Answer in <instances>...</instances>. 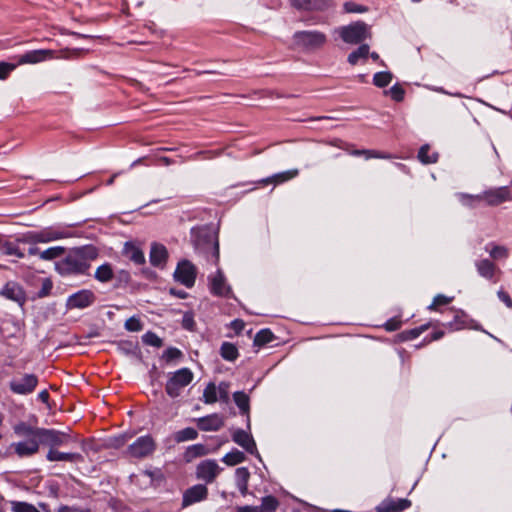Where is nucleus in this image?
<instances>
[{"mask_svg": "<svg viewBox=\"0 0 512 512\" xmlns=\"http://www.w3.org/2000/svg\"><path fill=\"white\" fill-rule=\"evenodd\" d=\"M249 475V471L245 467H240L236 470V478L238 483L248 482Z\"/></svg>", "mask_w": 512, "mask_h": 512, "instance_id": "e2e57ef3", "label": "nucleus"}, {"mask_svg": "<svg viewBox=\"0 0 512 512\" xmlns=\"http://www.w3.org/2000/svg\"><path fill=\"white\" fill-rule=\"evenodd\" d=\"M343 9L346 13H364L368 10L367 7L359 5L353 1H347L343 4Z\"/></svg>", "mask_w": 512, "mask_h": 512, "instance_id": "864d4df0", "label": "nucleus"}, {"mask_svg": "<svg viewBox=\"0 0 512 512\" xmlns=\"http://www.w3.org/2000/svg\"><path fill=\"white\" fill-rule=\"evenodd\" d=\"M125 328L128 330V331H140L142 330V324L140 322L139 319H137L136 317H131L129 319L126 320L125 322Z\"/></svg>", "mask_w": 512, "mask_h": 512, "instance_id": "bf43d9fd", "label": "nucleus"}, {"mask_svg": "<svg viewBox=\"0 0 512 512\" xmlns=\"http://www.w3.org/2000/svg\"><path fill=\"white\" fill-rule=\"evenodd\" d=\"M222 468L214 459H206L201 461L196 467V477L207 484L214 482Z\"/></svg>", "mask_w": 512, "mask_h": 512, "instance_id": "1a4fd4ad", "label": "nucleus"}, {"mask_svg": "<svg viewBox=\"0 0 512 512\" xmlns=\"http://www.w3.org/2000/svg\"><path fill=\"white\" fill-rule=\"evenodd\" d=\"M351 155L354 156H365L366 159L370 158H390L389 155L378 153L375 150H353Z\"/></svg>", "mask_w": 512, "mask_h": 512, "instance_id": "3c124183", "label": "nucleus"}, {"mask_svg": "<svg viewBox=\"0 0 512 512\" xmlns=\"http://www.w3.org/2000/svg\"><path fill=\"white\" fill-rule=\"evenodd\" d=\"M123 253L126 258L136 264H142L145 261L143 252L131 243L125 244Z\"/></svg>", "mask_w": 512, "mask_h": 512, "instance_id": "c756f323", "label": "nucleus"}, {"mask_svg": "<svg viewBox=\"0 0 512 512\" xmlns=\"http://www.w3.org/2000/svg\"><path fill=\"white\" fill-rule=\"evenodd\" d=\"M207 497L208 488L206 487V485H193L184 491L182 497V507L186 508L188 506L194 505L196 503L206 500Z\"/></svg>", "mask_w": 512, "mask_h": 512, "instance_id": "ddd939ff", "label": "nucleus"}, {"mask_svg": "<svg viewBox=\"0 0 512 512\" xmlns=\"http://www.w3.org/2000/svg\"><path fill=\"white\" fill-rule=\"evenodd\" d=\"M54 239H58L57 234H53L50 232H32L24 235L22 238L18 239V241L22 243L35 244L49 242Z\"/></svg>", "mask_w": 512, "mask_h": 512, "instance_id": "b1692460", "label": "nucleus"}, {"mask_svg": "<svg viewBox=\"0 0 512 512\" xmlns=\"http://www.w3.org/2000/svg\"><path fill=\"white\" fill-rule=\"evenodd\" d=\"M0 295L23 306L26 302V294L20 284L14 281L7 282L0 290Z\"/></svg>", "mask_w": 512, "mask_h": 512, "instance_id": "a211bd4d", "label": "nucleus"}, {"mask_svg": "<svg viewBox=\"0 0 512 512\" xmlns=\"http://www.w3.org/2000/svg\"><path fill=\"white\" fill-rule=\"evenodd\" d=\"M90 264L84 262L83 258L75 250L65 259L56 263L57 271L62 275L84 274L89 269Z\"/></svg>", "mask_w": 512, "mask_h": 512, "instance_id": "20e7f679", "label": "nucleus"}, {"mask_svg": "<svg viewBox=\"0 0 512 512\" xmlns=\"http://www.w3.org/2000/svg\"><path fill=\"white\" fill-rule=\"evenodd\" d=\"M456 197L463 206H466L468 208H476L479 205V203L482 202L481 193L473 195L458 192L456 193Z\"/></svg>", "mask_w": 512, "mask_h": 512, "instance_id": "7c9ffc66", "label": "nucleus"}, {"mask_svg": "<svg viewBox=\"0 0 512 512\" xmlns=\"http://www.w3.org/2000/svg\"><path fill=\"white\" fill-rule=\"evenodd\" d=\"M39 429L40 428H34V427H31V426L27 425L26 423L22 422L15 426L14 431L19 436L27 437L28 440L29 439L38 440Z\"/></svg>", "mask_w": 512, "mask_h": 512, "instance_id": "72a5a7b5", "label": "nucleus"}, {"mask_svg": "<svg viewBox=\"0 0 512 512\" xmlns=\"http://www.w3.org/2000/svg\"><path fill=\"white\" fill-rule=\"evenodd\" d=\"M229 388L230 384L228 382L222 381L217 386V396L218 400L228 403L230 400L229 396Z\"/></svg>", "mask_w": 512, "mask_h": 512, "instance_id": "49530a36", "label": "nucleus"}, {"mask_svg": "<svg viewBox=\"0 0 512 512\" xmlns=\"http://www.w3.org/2000/svg\"><path fill=\"white\" fill-rule=\"evenodd\" d=\"M429 327V324L421 325L420 327L407 330L403 333L405 340H413L419 337Z\"/></svg>", "mask_w": 512, "mask_h": 512, "instance_id": "5fc2aeb1", "label": "nucleus"}, {"mask_svg": "<svg viewBox=\"0 0 512 512\" xmlns=\"http://www.w3.org/2000/svg\"><path fill=\"white\" fill-rule=\"evenodd\" d=\"M299 171L297 169H291V170H287V171H284V172H280V173H276L270 177H267L265 179H262L259 181V183H262V184H269V183H274V184H280V183H284L288 180H291L293 178H295L297 175H298Z\"/></svg>", "mask_w": 512, "mask_h": 512, "instance_id": "a878e982", "label": "nucleus"}, {"mask_svg": "<svg viewBox=\"0 0 512 512\" xmlns=\"http://www.w3.org/2000/svg\"><path fill=\"white\" fill-rule=\"evenodd\" d=\"M274 335L269 329H261L256 333L253 344L257 347H262L274 340Z\"/></svg>", "mask_w": 512, "mask_h": 512, "instance_id": "c9c22d12", "label": "nucleus"}, {"mask_svg": "<svg viewBox=\"0 0 512 512\" xmlns=\"http://www.w3.org/2000/svg\"><path fill=\"white\" fill-rule=\"evenodd\" d=\"M237 512H261V509L259 506H250V505H245V506H238L236 508Z\"/></svg>", "mask_w": 512, "mask_h": 512, "instance_id": "774afa93", "label": "nucleus"}, {"mask_svg": "<svg viewBox=\"0 0 512 512\" xmlns=\"http://www.w3.org/2000/svg\"><path fill=\"white\" fill-rule=\"evenodd\" d=\"M173 277L176 282L190 289L195 285L197 268L191 261L183 259L178 262Z\"/></svg>", "mask_w": 512, "mask_h": 512, "instance_id": "423d86ee", "label": "nucleus"}, {"mask_svg": "<svg viewBox=\"0 0 512 512\" xmlns=\"http://www.w3.org/2000/svg\"><path fill=\"white\" fill-rule=\"evenodd\" d=\"M142 340L147 345L160 347V338L155 333L147 332L143 335Z\"/></svg>", "mask_w": 512, "mask_h": 512, "instance_id": "13d9d810", "label": "nucleus"}, {"mask_svg": "<svg viewBox=\"0 0 512 512\" xmlns=\"http://www.w3.org/2000/svg\"><path fill=\"white\" fill-rule=\"evenodd\" d=\"M150 377H151V385H152V394L154 397L157 396V389L155 388V384L158 380V373H157V367L154 364L151 371H150Z\"/></svg>", "mask_w": 512, "mask_h": 512, "instance_id": "338daca9", "label": "nucleus"}, {"mask_svg": "<svg viewBox=\"0 0 512 512\" xmlns=\"http://www.w3.org/2000/svg\"><path fill=\"white\" fill-rule=\"evenodd\" d=\"M232 440L241 446L243 449H245L246 452H248L251 455L256 456L259 460H261L260 454L257 450L256 443L252 437V435L242 429H237L232 434Z\"/></svg>", "mask_w": 512, "mask_h": 512, "instance_id": "4468645a", "label": "nucleus"}, {"mask_svg": "<svg viewBox=\"0 0 512 512\" xmlns=\"http://www.w3.org/2000/svg\"><path fill=\"white\" fill-rule=\"evenodd\" d=\"M95 278L100 282H108L113 278V270L110 264L99 266L95 272Z\"/></svg>", "mask_w": 512, "mask_h": 512, "instance_id": "4c0bfd02", "label": "nucleus"}, {"mask_svg": "<svg viewBox=\"0 0 512 512\" xmlns=\"http://www.w3.org/2000/svg\"><path fill=\"white\" fill-rule=\"evenodd\" d=\"M497 296H498L499 300L502 301L508 308H512V299L507 292L500 289L497 292Z\"/></svg>", "mask_w": 512, "mask_h": 512, "instance_id": "69168bd1", "label": "nucleus"}, {"mask_svg": "<svg viewBox=\"0 0 512 512\" xmlns=\"http://www.w3.org/2000/svg\"><path fill=\"white\" fill-rule=\"evenodd\" d=\"M245 459V454L242 451L233 449L224 455L222 461L228 466H235L245 461Z\"/></svg>", "mask_w": 512, "mask_h": 512, "instance_id": "f704fd0d", "label": "nucleus"}, {"mask_svg": "<svg viewBox=\"0 0 512 512\" xmlns=\"http://www.w3.org/2000/svg\"><path fill=\"white\" fill-rule=\"evenodd\" d=\"M224 425L223 417L214 413L197 420V426L201 431H218Z\"/></svg>", "mask_w": 512, "mask_h": 512, "instance_id": "412c9836", "label": "nucleus"}, {"mask_svg": "<svg viewBox=\"0 0 512 512\" xmlns=\"http://www.w3.org/2000/svg\"><path fill=\"white\" fill-rule=\"evenodd\" d=\"M150 262L155 267L160 265V248L157 243H153L151 246Z\"/></svg>", "mask_w": 512, "mask_h": 512, "instance_id": "4d7b16f0", "label": "nucleus"}, {"mask_svg": "<svg viewBox=\"0 0 512 512\" xmlns=\"http://www.w3.org/2000/svg\"><path fill=\"white\" fill-rule=\"evenodd\" d=\"M220 355L226 361H235L239 356V352L233 343L223 342L220 347Z\"/></svg>", "mask_w": 512, "mask_h": 512, "instance_id": "473e14b6", "label": "nucleus"}, {"mask_svg": "<svg viewBox=\"0 0 512 512\" xmlns=\"http://www.w3.org/2000/svg\"><path fill=\"white\" fill-rule=\"evenodd\" d=\"M446 326L450 330L473 329V330L486 332L477 321L470 318L463 311H454L453 320L448 322L446 324Z\"/></svg>", "mask_w": 512, "mask_h": 512, "instance_id": "f8f14e48", "label": "nucleus"}, {"mask_svg": "<svg viewBox=\"0 0 512 512\" xmlns=\"http://www.w3.org/2000/svg\"><path fill=\"white\" fill-rule=\"evenodd\" d=\"M453 297H447L443 294H438L434 297L433 302L428 306L429 310H436L438 306L447 305L452 302Z\"/></svg>", "mask_w": 512, "mask_h": 512, "instance_id": "603ef678", "label": "nucleus"}, {"mask_svg": "<svg viewBox=\"0 0 512 512\" xmlns=\"http://www.w3.org/2000/svg\"><path fill=\"white\" fill-rule=\"evenodd\" d=\"M95 301V295L90 290H81L73 295H71L67 300V308H86L90 306Z\"/></svg>", "mask_w": 512, "mask_h": 512, "instance_id": "6ab92c4d", "label": "nucleus"}, {"mask_svg": "<svg viewBox=\"0 0 512 512\" xmlns=\"http://www.w3.org/2000/svg\"><path fill=\"white\" fill-rule=\"evenodd\" d=\"M292 41L295 48L304 51H313L325 45L327 36L325 33L318 30H302L296 31L293 34Z\"/></svg>", "mask_w": 512, "mask_h": 512, "instance_id": "f257e3e1", "label": "nucleus"}, {"mask_svg": "<svg viewBox=\"0 0 512 512\" xmlns=\"http://www.w3.org/2000/svg\"><path fill=\"white\" fill-rule=\"evenodd\" d=\"M475 268L479 276L482 278L492 283H497L499 281L498 275L501 271L490 259L485 258L477 260L475 262Z\"/></svg>", "mask_w": 512, "mask_h": 512, "instance_id": "dca6fc26", "label": "nucleus"}, {"mask_svg": "<svg viewBox=\"0 0 512 512\" xmlns=\"http://www.w3.org/2000/svg\"><path fill=\"white\" fill-rule=\"evenodd\" d=\"M206 453L205 446L202 444L192 445L187 450V455L191 457H200Z\"/></svg>", "mask_w": 512, "mask_h": 512, "instance_id": "052dcab7", "label": "nucleus"}, {"mask_svg": "<svg viewBox=\"0 0 512 512\" xmlns=\"http://www.w3.org/2000/svg\"><path fill=\"white\" fill-rule=\"evenodd\" d=\"M411 506V502L405 498H386L377 507L376 512H402Z\"/></svg>", "mask_w": 512, "mask_h": 512, "instance_id": "aec40b11", "label": "nucleus"}, {"mask_svg": "<svg viewBox=\"0 0 512 512\" xmlns=\"http://www.w3.org/2000/svg\"><path fill=\"white\" fill-rule=\"evenodd\" d=\"M393 79V74L389 71L377 72L373 76V84L376 87L384 88L388 86Z\"/></svg>", "mask_w": 512, "mask_h": 512, "instance_id": "e433bc0d", "label": "nucleus"}, {"mask_svg": "<svg viewBox=\"0 0 512 512\" xmlns=\"http://www.w3.org/2000/svg\"><path fill=\"white\" fill-rule=\"evenodd\" d=\"M12 510L14 512H40L34 505L27 502H12Z\"/></svg>", "mask_w": 512, "mask_h": 512, "instance_id": "de8ad7c7", "label": "nucleus"}, {"mask_svg": "<svg viewBox=\"0 0 512 512\" xmlns=\"http://www.w3.org/2000/svg\"><path fill=\"white\" fill-rule=\"evenodd\" d=\"M290 4L299 11H326L334 6L333 0H290Z\"/></svg>", "mask_w": 512, "mask_h": 512, "instance_id": "2eb2a0df", "label": "nucleus"}, {"mask_svg": "<svg viewBox=\"0 0 512 512\" xmlns=\"http://www.w3.org/2000/svg\"><path fill=\"white\" fill-rule=\"evenodd\" d=\"M370 47L368 44H361L357 49L352 51L347 58L351 65H356L360 60H366L369 56Z\"/></svg>", "mask_w": 512, "mask_h": 512, "instance_id": "c85d7f7f", "label": "nucleus"}, {"mask_svg": "<svg viewBox=\"0 0 512 512\" xmlns=\"http://www.w3.org/2000/svg\"><path fill=\"white\" fill-rule=\"evenodd\" d=\"M0 251L5 255H15L18 258L24 257V253L21 252L18 246L12 242H5L1 244Z\"/></svg>", "mask_w": 512, "mask_h": 512, "instance_id": "c03bdc74", "label": "nucleus"}, {"mask_svg": "<svg viewBox=\"0 0 512 512\" xmlns=\"http://www.w3.org/2000/svg\"><path fill=\"white\" fill-rule=\"evenodd\" d=\"M47 459L49 461L77 462V461H82L83 457L78 453H64V452H59L54 449H50L47 454Z\"/></svg>", "mask_w": 512, "mask_h": 512, "instance_id": "cd10ccee", "label": "nucleus"}, {"mask_svg": "<svg viewBox=\"0 0 512 512\" xmlns=\"http://www.w3.org/2000/svg\"><path fill=\"white\" fill-rule=\"evenodd\" d=\"M15 446V452L20 456H31L38 452L39 450V443L36 439H29L25 442H19L14 445Z\"/></svg>", "mask_w": 512, "mask_h": 512, "instance_id": "393cba45", "label": "nucleus"}, {"mask_svg": "<svg viewBox=\"0 0 512 512\" xmlns=\"http://www.w3.org/2000/svg\"><path fill=\"white\" fill-rule=\"evenodd\" d=\"M77 253L83 258L84 262L89 263L96 259L98 256L97 249L93 246H84L78 249H75Z\"/></svg>", "mask_w": 512, "mask_h": 512, "instance_id": "a19ab883", "label": "nucleus"}, {"mask_svg": "<svg viewBox=\"0 0 512 512\" xmlns=\"http://www.w3.org/2000/svg\"><path fill=\"white\" fill-rule=\"evenodd\" d=\"M341 39L348 44H359L371 37L370 27L365 22L356 21L338 29Z\"/></svg>", "mask_w": 512, "mask_h": 512, "instance_id": "f03ea898", "label": "nucleus"}, {"mask_svg": "<svg viewBox=\"0 0 512 512\" xmlns=\"http://www.w3.org/2000/svg\"><path fill=\"white\" fill-rule=\"evenodd\" d=\"M68 439L69 436L67 434L53 429L41 428L38 432V443L47 444L51 447L63 445Z\"/></svg>", "mask_w": 512, "mask_h": 512, "instance_id": "f3484780", "label": "nucleus"}, {"mask_svg": "<svg viewBox=\"0 0 512 512\" xmlns=\"http://www.w3.org/2000/svg\"><path fill=\"white\" fill-rule=\"evenodd\" d=\"M16 68V65L5 62H0V79L4 80L8 77L9 73Z\"/></svg>", "mask_w": 512, "mask_h": 512, "instance_id": "680f3d73", "label": "nucleus"}, {"mask_svg": "<svg viewBox=\"0 0 512 512\" xmlns=\"http://www.w3.org/2000/svg\"><path fill=\"white\" fill-rule=\"evenodd\" d=\"M278 505V500L274 496L268 495L262 498L261 505L259 507L261 512H273L277 509Z\"/></svg>", "mask_w": 512, "mask_h": 512, "instance_id": "37998d69", "label": "nucleus"}, {"mask_svg": "<svg viewBox=\"0 0 512 512\" xmlns=\"http://www.w3.org/2000/svg\"><path fill=\"white\" fill-rule=\"evenodd\" d=\"M155 449V441L150 436H142L129 445L127 452L131 457L143 458L148 456Z\"/></svg>", "mask_w": 512, "mask_h": 512, "instance_id": "9b49d317", "label": "nucleus"}, {"mask_svg": "<svg viewBox=\"0 0 512 512\" xmlns=\"http://www.w3.org/2000/svg\"><path fill=\"white\" fill-rule=\"evenodd\" d=\"M418 159L424 164H432L437 162L438 154L430 153V148L428 145H423L418 152Z\"/></svg>", "mask_w": 512, "mask_h": 512, "instance_id": "58836bf2", "label": "nucleus"}, {"mask_svg": "<svg viewBox=\"0 0 512 512\" xmlns=\"http://www.w3.org/2000/svg\"><path fill=\"white\" fill-rule=\"evenodd\" d=\"M38 384V377L35 374H22L14 377L9 382L10 390L19 395L32 393Z\"/></svg>", "mask_w": 512, "mask_h": 512, "instance_id": "6e6552de", "label": "nucleus"}, {"mask_svg": "<svg viewBox=\"0 0 512 512\" xmlns=\"http://www.w3.org/2000/svg\"><path fill=\"white\" fill-rule=\"evenodd\" d=\"M481 197L482 201L488 206H497L512 200L511 191L508 186L487 189L481 193Z\"/></svg>", "mask_w": 512, "mask_h": 512, "instance_id": "9d476101", "label": "nucleus"}, {"mask_svg": "<svg viewBox=\"0 0 512 512\" xmlns=\"http://www.w3.org/2000/svg\"><path fill=\"white\" fill-rule=\"evenodd\" d=\"M208 285L210 293L214 296L231 298L232 289L226 281V277L221 269H217L214 274L208 276Z\"/></svg>", "mask_w": 512, "mask_h": 512, "instance_id": "0eeeda50", "label": "nucleus"}, {"mask_svg": "<svg viewBox=\"0 0 512 512\" xmlns=\"http://www.w3.org/2000/svg\"><path fill=\"white\" fill-rule=\"evenodd\" d=\"M63 247H51L40 253V258L43 260H53L64 254Z\"/></svg>", "mask_w": 512, "mask_h": 512, "instance_id": "a18cd8bd", "label": "nucleus"}, {"mask_svg": "<svg viewBox=\"0 0 512 512\" xmlns=\"http://www.w3.org/2000/svg\"><path fill=\"white\" fill-rule=\"evenodd\" d=\"M182 327L188 331H194L196 327V323L194 320V316L190 312H186L182 317Z\"/></svg>", "mask_w": 512, "mask_h": 512, "instance_id": "6e6d98bb", "label": "nucleus"}, {"mask_svg": "<svg viewBox=\"0 0 512 512\" xmlns=\"http://www.w3.org/2000/svg\"><path fill=\"white\" fill-rule=\"evenodd\" d=\"M184 358L183 352L175 347H169L162 353V360L167 364H178Z\"/></svg>", "mask_w": 512, "mask_h": 512, "instance_id": "2f4dec72", "label": "nucleus"}, {"mask_svg": "<svg viewBox=\"0 0 512 512\" xmlns=\"http://www.w3.org/2000/svg\"><path fill=\"white\" fill-rule=\"evenodd\" d=\"M385 94L390 95L394 101L401 102L404 99L405 91L399 84H395L385 91Z\"/></svg>", "mask_w": 512, "mask_h": 512, "instance_id": "09e8293b", "label": "nucleus"}, {"mask_svg": "<svg viewBox=\"0 0 512 512\" xmlns=\"http://www.w3.org/2000/svg\"><path fill=\"white\" fill-rule=\"evenodd\" d=\"M233 400H234L235 404L237 405V407L239 408L240 413L242 415H246L247 429L250 430L251 426H250V416H249V412H250L249 396L243 391H236L233 394Z\"/></svg>", "mask_w": 512, "mask_h": 512, "instance_id": "5701e85b", "label": "nucleus"}, {"mask_svg": "<svg viewBox=\"0 0 512 512\" xmlns=\"http://www.w3.org/2000/svg\"><path fill=\"white\" fill-rule=\"evenodd\" d=\"M41 289L37 292L38 298H44L51 293L53 283L50 278H41Z\"/></svg>", "mask_w": 512, "mask_h": 512, "instance_id": "8fccbe9b", "label": "nucleus"}, {"mask_svg": "<svg viewBox=\"0 0 512 512\" xmlns=\"http://www.w3.org/2000/svg\"><path fill=\"white\" fill-rule=\"evenodd\" d=\"M384 327L387 331H396L401 327V321L396 318H391L384 324Z\"/></svg>", "mask_w": 512, "mask_h": 512, "instance_id": "0e129e2a", "label": "nucleus"}, {"mask_svg": "<svg viewBox=\"0 0 512 512\" xmlns=\"http://www.w3.org/2000/svg\"><path fill=\"white\" fill-rule=\"evenodd\" d=\"M203 402L206 404H213L218 400L217 386L215 383L210 382L203 391Z\"/></svg>", "mask_w": 512, "mask_h": 512, "instance_id": "ea45409f", "label": "nucleus"}, {"mask_svg": "<svg viewBox=\"0 0 512 512\" xmlns=\"http://www.w3.org/2000/svg\"><path fill=\"white\" fill-rule=\"evenodd\" d=\"M197 436H198V432L194 428L187 427V428H184V429L178 431L175 434V439L177 442H184V441L194 440L197 438Z\"/></svg>", "mask_w": 512, "mask_h": 512, "instance_id": "79ce46f5", "label": "nucleus"}, {"mask_svg": "<svg viewBox=\"0 0 512 512\" xmlns=\"http://www.w3.org/2000/svg\"><path fill=\"white\" fill-rule=\"evenodd\" d=\"M195 249L198 253L203 254L207 261L214 264H218L219 261V243L216 236L212 234H206L203 237H199L195 241Z\"/></svg>", "mask_w": 512, "mask_h": 512, "instance_id": "39448f33", "label": "nucleus"}, {"mask_svg": "<svg viewBox=\"0 0 512 512\" xmlns=\"http://www.w3.org/2000/svg\"><path fill=\"white\" fill-rule=\"evenodd\" d=\"M53 51L47 49L29 51L19 56L18 64H36L52 57Z\"/></svg>", "mask_w": 512, "mask_h": 512, "instance_id": "4be33fe9", "label": "nucleus"}, {"mask_svg": "<svg viewBox=\"0 0 512 512\" xmlns=\"http://www.w3.org/2000/svg\"><path fill=\"white\" fill-rule=\"evenodd\" d=\"M193 377V372L189 368H181L170 373L166 383V393L172 398L178 397L181 391L192 382Z\"/></svg>", "mask_w": 512, "mask_h": 512, "instance_id": "7ed1b4c3", "label": "nucleus"}, {"mask_svg": "<svg viewBox=\"0 0 512 512\" xmlns=\"http://www.w3.org/2000/svg\"><path fill=\"white\" fill-rule=\"evenodd\" d=\"M485 251L493 260H505L509 257V249L503 245L489 242L485 246Z\"/></svg>", "mask_w": 512, "mask_h": 512, "instance_id": "bb28decb", "label": "nucleus"}]
</instances>
